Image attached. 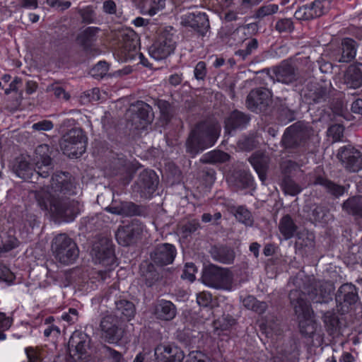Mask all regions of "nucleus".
Here are the masks:
<instances>
[{
    "label": "nucleus",
    "mask_w": 362,
    "mask_h": 362,
    "mask_svg": "<svg viewBox=\"0 0 362 362\" xmlns=\"http://www.w3.org/2000/svg\"><path fill=\"white\" fill-rule=\"evenodd\" d=\"M292 283L295 288L290 291L288 298L300 332L305 337L313 338L318 325L305 296H308L313 304H327L332 300L333 284L329 281H317L303 273H298L293 279Z\"/></svg>",
    "instance_id": "obj_1"
},
{
    "label": "nucleus",
    "mask_w": 362,
    "mask_h": 362,
    "mask_svg": "<svg viewBox=\"0 0 362 362\" xmlns=\"http://www.w3.org/2000/svg\"><path fill=\"white\" fill-rule=\"evenodd\" d=\"M80 191L75 178L68 172H57L51 178L49 189L35 195L40 208L57 221L71 222L81 213V204L70 197Z\"/></svg>",
    "instance_id": "obj_2"
},
{
    "label": "nucleus",
    "mask_w": 362,
    "mask_h": 362,
    "mask_svg": "<svg viewBox=\"0 0 362 362\" xmlns=\"http://www.w3.org/2000/svg\"><path fill=\"white\" fill-rule=\"evenodd\" d=\"M34 163L28 156L21 155L16 158L13 164L15 174L25 180L33 182L34 176L47 177L53 172L54 165L50 156L49 146L47 144L39 145L34 156Z\"/></svg>",
    "instance_id": "obj_3"
},
{
    "label": "nucleus",
    "mask_w": 362,
    "mask_h": 362,
    "mask_svg": "<svg viewBox=\"0 0 362 362\" xmlns=\"http://www.w3.org/2000/svg\"><path fill=\"white\" fill-rule=\"evenodd\" d=\"M220 126L214 121L197 123L190 131L185 142L186 152L194 157L212 146L219 136Z\"/></svg>",
    "instance_id": "obj_4"
},
{
    "label": "nucleus",
    "mask_w": 362,
    "mask_h": 362,
    "mask_svg": "<svg viewBox=\"0 0 362 362\" xmlns=\"http://www.w3.org/2000/svg\"><path fill=\"white\" fill-rule=\"evenodd\" d=\"M256 82L266 86L275 81L284 84L296 82L300 76L298 69L288 61L284 60L271 69H264L258 72Z\"/></svg>",
    "instance_id": "obj_5"
},
{
    "label": "nucleus",
    "mask_w": 362,
    "mask_h": 362,
    "mask_svg": "<svg viewBox=\"0 0 362 362\" xmlns=\"http://www.w3.org/2000/svg\"><path fill=\"white\" fill-rule=\"evenodd\" d=\"M202 281L209 287L230 291L233 288V275L228 268L209 264L203 270Z\"/></svg>",
    "instance_id": "obj_6"
},
{
    "label": "nucleus",
    "mask_w": 362,
    "mask_h": 362,
    "mask_svg": "<svg viewBox=\"0 0 362 362\" xmlns=\"http://www.w3.org/2000/svg\"><path fill=\"white\" fill-rule=\"evenodd\" d=\"M52 250L55 259L65 265L74 263L79 255L76 243L64 233L59 234L54 238Z\"/></svg>",
    "instance_id": "obj_7"
},
{
    "label": "nucleus",
    "mask_w": 362,
    "mask_h": 362,
    "mask_svg": "<svg viewBox=\"0 0 362 362\" xmlns=\"http://www.w3.org/2000/svg\"><path fill=\"white\" fill-rule=\"evenodd\" d=\"M313 134V129L308 124L298 122L286 128L281 139L282 146L286 149L304 147Z\"/></svg>",
    "instance_id": "obj_8"
},
{
    "label": "nucleus",
    "mask_w": 362,
    "mask_h": 362,
    "mask_svg": "<svg viewBox=\"0 0 362 362\" xmlns=\"http://www.w3.org/2000/svg\"><path fill=\"white\" fill-rule=\"evenodd\" d=\"M87 137L81 128H72L60 139L59 146L63 153L69 158H78L86 151Z\"/></svg>",
    "instance_id": "obj_9"
},
{
    "label": "nucleus",
    "mask_w": 362,
    "mask_h": 362,
    "mask_svg": "<svg viewBox=\"0 0 362 362\" xmlns=\"http://www.w3.org/2000/svg\"><path fill=\"white\" fill-rule=\"evenodd\" d=\"M175 45L173 28L165 27L159 31L156 40L149 47L148 52L156 60H162L173 53Z\"/></svg>",
    "instance_id": "obj_10"
},
{
    "label": "nucleus",
    "mask_w": 362,
    "mask_h": 362,
    "mask_svg": "<svg viewBox=\"0 0 362 362\" xmlns=\"http://www.w3.org/2000/svg\"><path fill=\"white\" fill-rule=\"evenodd\" d=\"M90 343V338L86 333L81 331L73 332L68 342L69 353L73 362H86Z\"/></svg>",
    "instance_id": "obj_11"
},
{
    "label": "nucleus",
    "mask_w": 362,
    "mask_h": 362,
    "mask_svg": "<svg viewBox=\"0 0 362 362\" xmlns=\"http://www.w3.org/2000/svg\"><path fill=\"white\" fill-rule=\"evenodd\" d=\"M91 255L95 264L112 267L115 263L112 243L107 237L100 238L93 243Z\"/></svg>",
    "instance_id": "obj_12"
},
{
    "label": "nucleus",
    "mask_w": 362,
    "mask_h": 362,
    "mask_svg": "<svg viewBox=\"0 0 362 362\" xmlns=\"http://www.w3.org/2000/svg\"><path fill=\"white\" fill-rule=\"evenodd\" d=\"M158 182V177L153 170H144L139 175L134 191L141 197L149 198L157 189Z\"/></svg>",
    "instance_id": "obj_13"
},
{
    "label": "nucleus",
    "mask_w": 362,
    "mask_h": 362,
    "mask_svg": "<svg viewBox=\"0 0 362 362\" xmlns=\"http://www.w3.org/2000/svg\"><path fill=\"white\" fill-rule=\"evenodd\" d=\"M121 54L125 61L134 60L137 55L139 37L132 29L123 30L119 35Z\"/></svg>",
    "instance_id": "obj_14"
},
{
    "label": "nucleus",
    "mask_w": 362,
    "mask_h": 362,
    "mask_svg": "<svg viewBox=\"0 0 362 362\" xmlns=\"http://www.w3.org/2000/svg\"><path fill=\"white\" fill-rule=\"evenodd\" d=\"M358 299L357 288L349 283L342 284L335 296L337 305L342 313L348 312L350 307L355 305Z\"/></svg>",
    "instance_id": "obj_15"
},
{
    "label": "nucleus",
    "mask_w": 362,
    "mask_h": 362,
    "mask_svg": "<svg viewBox=\"0 0 362 362\" xmlns=\"http://www.w3.org/2000/svg\"><path fill=\"white\" fill-rule=\"evenodd\" d=\"M272 93L267 88L252 89L247 96L246 105L252 112H262L272 103Z\"/></svg>",
    "instance_id": "obj_16"
},
{
    "label": "nucleus",
    "mask_w": 362,
    "mask_h": 362,
    "mask_svg": "<svg viewBox=\"0 0 362 362\" xmlns=\"http://www.w3.org/2000/svg\"><path fill=\"white\" fill-rule=\"evenodd\" d=\"M144 230V226L139 221L119 226L115 233L117 243L122 246H129L135 243Z\"/></svg>",
    "instance_id": "obj_17"
},
{
    "label": "nucleus",
    "mask_w": 362,
    "mask_h": 362,
    "mask_svg": "<svg viewBox=\"0 0 362 362\" xmlns=\"http://www.w3.org/2000/svg\"><path fill=\"white\" fill-rule=\"evenodd\" d=\"M337 157L350 172H358L362 169V153L350 145L340 148Z\"/></svg>",
    "instance_id": "obj_18"
},
{
    "label": "nucleus",
    "mask_w": 362,
    "mask_h": 362,
    "mask_svg": "<svg viewBox=\"0 0 362 362\" xmlns=\"http://www.w3.org/2000/svg\"><path fill=\"white\" fill-rule=\"evenodd\" d=\"M130 111L132 112L130 121L132 126L135 129H144L153 119L151 107L143 101H137L133 105Z\"/></svg>",
    "instance_id": "obj_19"
},
{
    "label": "nucleus",
    "mask_w": 362,
    "mask_h": 362,
    "mask_svg": "<svg viewBox=\"0 0 362 362\" xmlns=\"http://www.w3.org/2000/svg\"><path fill=\"white\" fill-rule=\"evenodd\" d=\"M182 24L192 28L201 35L209 29V21L205 13L199 11L188 12L182 17Z\"/></svg>",
    "instance_id": "obj_20"
},
{
    "label": "nucleus",
    "mask_w": 362,
    "mask_h": 362,
    "mask_svg": "<svg viewBox=\"0 0 362 362\" xmlns=\"http://www.w3.org/2000/svg\"><path fill=\"white\" fill-rule=\"evenodd\" d=\"M177 250L170 243L158 245L151 253L152 262L158 266H165L172 264L175 258Z\"/></svg>",
    "instance_id": "obj_21"
},
{
    "label": "nucleus",
    "mask_w": 362,
    "mask_h": 362,
    "mask_svg": "<svg viewBox=\"0 0 362 362\" xmlns=\"http://www.w3.org/2000/svg\"><path fill=\"white\" fill-rule=\"evenodd\" d=\"M154 354L156 362H182L185 356L177 346L162 344L156 347Z\"/></svg>",
    "instance_id": "obj_22"
},
{
    "label": "nucleus",
    "mask_w": 362,
    "mask_h": 362,
    "mask_svg": "<svg viewBox=\"0 0 362 362\" xmlns=\"http://www.w3.org/2000/svg\"><path fill=\"white\" fill-rule=\"evenodd\" d=\"M110 169L112 170V175H119L122 179L127 182L132 179L133 174L135 173L134 166L122 154L117 155V157L113 158Z\"/></svg>",
    "instance_id": "obj_23"
},
{
    "label": "nucleus",
    "mask_w": 362,
    "mask_h": 362,
    "mask_svg": "<svg viewBox=\"0 0 362 362\" xmlns=\"http://www.w3.org/2000/svg\"><path fill=\"white\" fill-rule=\"evenodd\" d=\"M102 332L109 341L119 340L122 337V331L119 327V320L115 315L105 316L100 324Z\"/></svg>",
    "instance_id": "obj_24"
},
{
    "label": "nucleus",
    "mask_w": 362,
    "mask_h": 362,
    "mask_svg": "<svg viewBox=\"0 0 362 362\" xmlns=\"http://www.w3.org/2000/svg\"><path fill=\"white\" fill-rule=\"evenodd\" d=\"M153 314L156 319L170 321L176 316L177 308L171 301L161 299L153 305Z\"/></svg>",
    "instance_id": "obj_25"
},
{
    "label": "nucleus",
    "mask_w": 362,
    "mask_h": 362,
    "mask_svg": "<svg viewBox=\"0 0 362 362\" xmlns=\"http://www.w3.org/2000/svg\"><path fill=\"white\" fill-rule=\"evenodd\" d=\"M209 253L214 261L224 264L233 263L235 257L234 250L230 247L223 245L212 246Z\"/></svg>",
    "instance_id": "obj_26"
},
{
    "label": "nucleus",
    "mask_w": 362,
    "mask_h": 362,
    "mask_svg": "<svg viewBox=\"0 0 362 362\" xmlns=\"http://www.w3.org/2000/svg\"><path fill=\"white\" fill-rule=\"evenodd\" d=\"M309 220L314 223L325 224L332 220L333 216L328 208L323 204H312L308 211Z\"/></svg>",
    "instance_id": "obj_27"
},
{
    "label": "nucleus",
    "mask_w": 362,
    "mask_h": 362,
    "mask_svg": "<svg viewBox=\"0 0 362 362\" xmlns=\"http://www.w3.org/2000/svg\"><path fill=\"white\" fill-rule=\"evenodd\" d=\"M344 81L349 88H360L362 86V64L349 66L344 74Z\"/></svg>",
    "instance_id": "obj_28"
},
{
    "label": "nucleus",
    "mask_w": 362,
    "mask_h": 362,
    "mask_svg": "<svg viewBox=\"0 0 362 362\" xmlns=\"http://www.w3.org/2000/svg\"><path fill=\"white\" fill-rule=\"evenodd\" d=\"M105 210L111 214L124 216H139L142 213L141 206L133 202H120L118 204H112Z\"/></svg>",
    "instance_id": "obj_29"
},
{
    "label": "nucleus",
    "mask_w": 362,
    "mask_h": 362,
    "mask_svg": "<svg viewBox=\"0 0 362 362\" xmlns=\"http://www.w3.org/2000/svg\"><path fill=\"white\" fill-rule=\"evenodd\" d=\"M115 308L114 309L115 316L123 320L129 321L134 317L135 306L134 303L125 299L115 300Z\"/></svg>",
    "instance_id": "obj_30"
},
{
    "label": "nucleus",
    "mask_w": 362,
    "mask_h": 362,
    "mask_svg": "<svg viewBox=\"0 0 362 362\" xmlns=\"http://www.w3.org/2000/svg\"><path fill=\"white\" fill-rule=\"evenodd\" d=\"M250 117L248 115L239 110L233 111L225 121L226 129L233 130L236 129H243L250 122Z\"/></svg>",
    "instance_id": "obj_31"
},
{
    "label": "nucleus",
    "mask_w": 362,
    "mask_h": 362,
    "mask_svg": "<svg viewBox=\"0 0 362 362\" xmlns=\"http://www.w3.org/2000/svg\"><path fill=\"white\" fill-rule=\"evenodd\" d=\"M250 163L258 174L263 182L267 178V172L269 168V158L262 153L255 154L250 158Z\"/></svg>",
    "instance_id": "obj_32"
},
{
    "label": "nucleus",
    "mask_w": 362,
    "mask_h": 362,
    "mask_svg": "<svg viewBox=\"0 0 362 362\" xmlns=\"http://www.w3.org/2000/svg\"><path fill=\"white\" fill-rule=\"evenodd\" d=\"M313 184L315 185H318L322 186L327 193L335 197H339L343 195L345 192L344 186L339 185L322 176L316 177Z\"/></svg>",
    "instance_id": "obj_33"
},
{
    "label": "nucleus",
    "mask_w": 362,
    "mask_h": 362,
    "mask_svg": "<svg viewBox=\"0 0 362 362\" xmlns=\"http://www.w3.org/2000/svg\"><path fill=\"white\" fill-rule=\"evenodd\" d=\"M357 43L351 38H344L341 42V54L338 62L348 63L352 61L356 54Z\"/></svg>",
    "instance_id": "obj_34"
},
{
    "label": "nucleus",
    "mask_w": 362,
    "mask_h": 362,
    "mask_svg": "<svg viewBox=\"0 0 362 362\" xmlns=\"http://www.w3.org/2000/svg\"><path fill=\"white\" fill-rule=\"evenodd\" d=\"M100 30V29L98 27H88L78 35V42L85 50L90 49Z\"/></svg>",
    "instance_id": "obj_35"
},
{
    "label": "nucleus",
    "mask_w": 362,
    "mask_h": 362,
    "mask_svg": "<svg viewBox=\"0 0 362 362\" xmlns=\"http://www.w3.org/2000/svg\"><path fill=\"white\" fill-rule=\"evenodd\" d=\"M342 209L356 218H362V196H354L349 198L344 202Z\"/></svg>",
    "instance_id": "obj_36"
},
{
    "label": "nucleus",
    "mask_w": 362,
    "mask_h": 362,
    "mask_svg": "<svg viewBox=\"0 0 362 362\" xmlns=\"http://www.w3.org/2000/svg\"><path fill=\"white\" fill-rule=\"evenodd\" d=\"M166 0H141L139 8L142 14L153 16L165 6Z\"/></svg>",
    "instance_id": "obj_37"
},
{
    "label": "nucleus",
    "mask_w": 362,
    "mask_h": 362,
    "mask_svg": "<svg viewBox=\"0 0 362 362\" xmlns=\"http://www.w3.org/2000/svg\"><path fill=\"white\" fill-rule=\"evenodd\" d=\"M297 228V226L288 214L284 216L279 221V230L285 240L293 238Z\"/></svg>",
    "instance_id": "obj_38"
},
{
    "label": "nucleus",
    "mask_w": 362,
    "mask_h": 362,
    "mask_svg": "<svg viewBox=\"0 0 362 362\" xmlns=\"http://www.w3.org/2000/svg\"><path fill=\"white\" fill-rule=\"evenodd\" d=\"M257 26L255 23H249L245 25L238 27L231 34V37L237 43L245 42L247 36H250L257 30Z\"/></svg>",
    "instance_id": "obj_39"
},
{
    "label": "nucleus",
    "mask_w": 362,
    "mask_h": 362,
    "mask_svg": "<svg viewBox=\"0 0 362 362\" xmlns=\"http://www.w3.org/2000/svg\"><path fill=\"white\" fill-rule=\"evenodd\" d=\"M230 159V156L220 150H214L202 156L200 159L204 163H223Z\"/></svg>",
    "instance_id": "obj_40"
},
{
    "label": "nucleus",
    "mask_w": 362,
    "mask_h": 362,
    "mask_svg": "<svg viewBox=\"0 0 362 362\" xmlns=\"http://www.w3.org/2000/svg\"><path fill=\"white\" fill-rule=\"evenodd\" d=\"M282 188L285 194L295 196L301 192V187L289 176H285L282 181Z\"/></svg>",
    "instance_id": "obj_41"
},
{
    "label": "nucleus",
    "mask_w": 362,
    "mask_h": 362,
    "mask_svg": "<svg viewBox=\"0 0 362 362\" xmlns=\"http://www.w3.org/2000/svg\"><path fill=\"white\" fill-rule=\"evenodd\" d=\"M331 85L329 86H320L313 93V101L315 103H322L328 101L330 98Z\"/></svg>",
    "instance_id": "obj_42"
},
{
    "label": "nucleus",
    "mask_w": 362,
    "mask_h": 362,
    "mask_svg": "<svg viewBox=\"0 0 362 362\" xmlns=\"http://www.w3.org/2000/svg\"><path fill=\"white\" fill-rule=\"evenodd\" d=\"M258 45L259 43L257 39H250L246 42L245 47L244 49H241L235 52V55L245 60L258 48Z\"/></svg>",
    "instance_id": "obj_43"
},
{
    "label": "nucleus",
    "mask_w": 362,
    "mask_h": 362,
    "mask_svg": "<svg viewBox=\"0 0 362 362\" xmlns=\"http://www.w3.org/2000/svg\"><path fill=\"white\" fill-rule=\"evenodd\" d=\"M53 321V317H48L45 320V324L47 325V327L44 330V336L45 337L57 339L60 335V329L57 325L52 324Z\"/></svg>",
    "instance_id": "obj_44"
},
{
    "label": "nucleus",
    "mask_w": 362,
    "mask_h": 362,
    "mask_svg": "<svg viewBox=\"0 0 362 362\" xmlns=\"http://www.w3.org/2000/svg\"><path fill=\"white\" fill-rule=\"evenodd\" d=\"M235 216L236 219L245 225L251 226L252 218L251 213L244 206H238L235 210Z\"/></svg>",
    "instance_id": "obj_45"
},
{
    "label": "nucleus",
    "mask_w": 362,
    "mask_h": 362,
    "mask_svg": "<svg viewBox=\"0 0 362 362\" xmlns=\"http://www.w3.org/2000/svg\"><path fill=\"white\" fill-rule=\"evenodd\" d=\"M199 228H201V225L199 220L192 219L183 224L181 226L180 230L182 236L187 238L192 233H194Z\"/></svg>",
    "instance_id": "obj_46"
},
{
    "label": "nucleus",
    "mask_w": 362,
    "mask_h": 362,
    "mask_svg": "<svg viewBox=\"0 0 362 362\" xmlns=\"http://www.w3.org/2000/svg\"><path fill=\"white\" fill-rule=\"evenodd\" d=\"M109 70V65L105 61H100L90 70V74L95 78L104 77Z\"/></svg>",
    "instance_id": "obj_47"
},
{
    "label": "nucleus",
    "mask_w": 362,
    "mask_h": 362,
    "mask_svg": "<svg viewBox=\"0 0 362 362\" xmlns=\"http://www.w3.org/2000/svg\"><path fill=\"white\" fill-rule=\"evenodd\" d=\"M278 10L279 6L277 4H269L263 5L257 10L255 16L257 18H263L265 16L276 13Z\"/></svg>",
    "instance_id": "obj_48"
},
{
    "label": "nucleus",
    "mask_w": 362,
    "mask_h": 362,
    "mask_svg": "<svg viewBox=\"0 0 362 362\" xmlns=\"http://www.w3.org/2000/svg\"><path fill=\"white\" fill-rule=\"evenodd\" d=\"M19 241L13 235H7L2 240V247H0V253L8 252L18 246Z\"/></svg>",
    "instance_id": "obj_49"
},
{
    "label": "nucleus",
    "mask_w": 362,
    "mask_h": 362,
    "mask_svg": "<svg viewBox=\"0 0 362 362\" xmlns=\"http://www.w3.org/2000/svg\"><path fill=\"white\" fill-rule=\"evenodd\" d=\"M323 322L325 326L330 329H334L338 324V318L333 311H327L323 313Z\"/></svg>",
    "instance_id": "obj_50"
},
{
    "label": "nucleus",
    "mask_w": 362,
    "mask_h": 362,
    "mask_svg": "<svg viewBox=\"0 0 362 362\" xmlns=\"http://www.w3.org/2000/svg\"><path fill=\"white\" fill-rule=\"evenodd\" d=\"M279 33L291 32L293 30V24L290 18H282L279 20L275 25Z\"/></svg>",
    "instance_id": "obj_51"
},
{
    "label": "nucleus",
    "mask_w": 362,
    "mask_h": 362,
    "mask_svg": "<svg viewBox=\"0 0 362 362\" xmlns=\"http://www.w3.org/2000/svg\"><path fill=\"white\" fill-rule=\"evenodd\" d=\"M212 296L209 292L202 291L197 293V303L200 307L207 308L211 305Z\"/></svg>",
    "instance_id": "obj_52"
},
{
    "label": "nucleus",
    "mask_w": 362,
    "mask_h": 362,
    "mask_svg": "<svg viewBox=\"0 0 362 362\" xmlns=\"http://www.w3.org/2000/svg\"><path fill=\"white\" fill-rule=\"evenodd\" d=\"M157 105L163 118L165 121H169L172 116L170 104L165 100H160Z\"/></svg>",
    "instance_id": "obj_53"
},
{
    "label": "nucleus",
    "mask_w": 362,
    "mask_h": 362,
    "mask_svg": "<svg viewBox=\"0 0 362 362\" xmlns=\"http://www.w3.org/2000/svg\"><path fill=\"white\" fill-rule=\"evenodd\" d=\"M197 272V268L193 263H186L185 266V269L181 275L182 279H187L189 281H194L195 279V272Z\"/></svg>",
    "instance_id": "obj_54"
},
{
    "label": "nucleus",
    "mask_w": 362,
    "mask_h": 362,
    "mask_svg": "<svg viewBox=\"0 0 362 362\" xmlns=\"http://www.w3.org/2000/svg\"><path fill=\"white\" fill-rule=\"evenodd\" d=\"M207 74L206 65L204 62L200 61L195 66L194 75L197 80L204 81Z\"/></svg>",
    "instance_id": "obj_55"
},
{
    "label": "nucleus",
    "mask_w": 362,
    "mask_h": 362,
    "mask_svg": "<svg viewBox=\"0 0 362 362\" xmlns=\"http://www.w3.org/2000/svg\"><path fill=\"white\" fill-rule=\"evenodd\" d=\"M328 134L334 141H340L344 134V127L341 124H333L328 129Z\"/></svg>",
    "instance_id": "obj_56"
},
{
    "label": "nucleus",
    "mask_w": 362,
    "mask_h": 362,
    "mask_svg": "<svg viewBox=\"0 0 362 362\" xmlns=\"http://www.w3.org/2000/svg\"><path fill=\"white\" fill-rule=\"evenodd\" d=\"M310 7L308 4L299 8L294 13V16L298 20L309 21L312 19V14L310 13Z\"/></svg>",
    "instance_id": "obj_57"
},
{
    "label": "nucleus",
    "mask_w": 362,
    "mask_h": 362,
    "mask_svg": "<svg viewBox=\"0 0 362 362\" xmlns=\"http://www.w3.org/2000/svg\"><path fill=\"white\" fill-rule=\"evenodd\" d=\"M78 269H72L65 271L63 273V286L67 287L73 282L76 281V277L78 275Z\"/></svg>",
    "instance_id": "obj_58"
},
{
    "label": "nucleus",
    "mask_w": 362,
    "mask_h": 362,
    "mask_svg": "<svg viewBox=\"0 0 362 362\" xmlns=\"http://www.w3.org/2000/svg\"><path fill=\"white\" fill-rule=\"evenodd\" d=\"M46 2L49 6L60 11L66 10L71 6V1L64 0H47Z\"/></svg>",
    "instance_id": "obj_59"
},
{
    "label": "nucleus",
    "mask_w": 362,
    "mask_h": 362,
    "mask_svg": "<svg viewBox=\"0 0 362 362\" xmlns=\"http://www.w3.org/2000/svg\"><path fill=\"white\" fill-rule=\"evenodd\" d=\"M119 288L117 284H113L105 292V298L107 300H112L115 302V300H118L119 297Z\"/></svg>",
    "instance_id": "obj_60"
},
{
    "label": "nucleus",
    "mask_w": 362,
    "mask_h": 362,
    "mask_svg": "<svg viewBox=\"0 0 362 362\" xmlns=\"http://www.w3.org/2000/svg\"><path fill=\"white\" fill-rule=\"evenodd\" d=\"M47 90L52 91L57 98H63L67 100L69 99L70 97L69 95L65 91V90L63 88L60 86H57L54 84L49 86L47 88Z\"/></svg>",
    "instance_id": "obj_61"
},
{
    "label": "nucleus",
    "mask_w": 362,
    "mask_h": 362,
    "mask_svg": "<svg viewBox=\"0 0 362 362\" xmlns=\"http://www.w3.org/2000/svg\"><path fill=\"white\" fill-rule=\"evenodd\" d=\"M298 168V164L291 160L283 161L281 163V171L284 174L286 175V176H288L290 173L296 170Z\"/></svg>",
    "instance_id": "obj_62"
},
{
    "label": "nucleus",
    "mask_w": 362,
    "mask_h": 362,
    "mask_svg": "<svg viewBox=\"0 0 362 362\" xmlns=\"http://www.w3.org/2000/svg\"><path fill=\"white\" fill-rule=\"evenodd\" d=\"M54 124L50 120H42L38 122L34 123L32 126L33 129L35 131H49L52 129Z\"/></svg>",
    "instance_id": "obj_63"
},
{
    "label": "nucleus",
    "mask_w": 362,
    "mask_h": 362,
    "mask_svg": "<svg viewBox=\"0 0 362 362\" xmlns=\"http://www.w3.org/2000/svg\"><path fill=\"white\" fill-rule=\"evenodd\" d=\"M207 356L199 351H192L188 355L187 362H206Z\"/></svg>",
    "instance_id": "obj_64"
}]
</instances>
